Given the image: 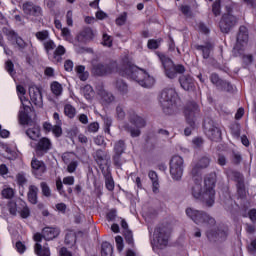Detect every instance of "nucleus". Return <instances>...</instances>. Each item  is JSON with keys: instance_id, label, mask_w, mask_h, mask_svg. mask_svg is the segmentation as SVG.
I'll list each match as a JSON object with an SVG mask.
<instances>
[{"instance_id": "1", "label": "nucleus", "mask_w": 256, "mask_h": 256, "mask_svg": "<svg viewBox=\"0 0 256 256\" xmlns=\"http://www.w3.org/2000/svg\"><path fill=\"white\" fill-rule=\"evenodd\" d=\"M121 75L122 77H127V79H132V81H136L138 85L146 89H150V87L155 85V78L151 77L145 70L133 64H127L123 68Z\"/></svg>"}, {"instance_id": "2", "label": "nucleus", "mask_w": 256, "mask_h": 256, "mask_svg": "<svg viewBox=\"0 0 256 256\" xmlns=\"http://www.w3.org/2000/svg\"><path fill=\"white\" fill-rule=\"evenodd\" d=\"M61 235V229L59 227H45L42 229V233H36L34 235V241L36 244L34 246V252L38 256H51V251L49 247L41 245V241L45 239V241H53V239H57V236Z\"/></svg>"}, {"instance_id": "3", "label": "nucleus", "mask_w": 256, "mask_h": 256, "mask_svg": "<svg viewBox=\"0 0 256 256\" xmlns=\"http://www.w3.org/2000/svg\"><path fill=\"white\" fill-rule=\"evenodd\" d=\"M184 116L187 125H189V127L185 128L184 135L189 137L193 129L197 127V121H199V117H201V109H199V105L195 102H188L184 107Z\"/></svg>"}, {"instance_id": "4", "label": "nucleus", "mask_w": 256, "mask_h": 256, "mask_svg": "<svg viewBox=\"0 0 256 256\" xmlns=\"http://www.w3.org/2000/svg\"><path fill=\"white\" fill-rule=\"evenodd\" d=\"M157 55L168 79H175L177 74L183 75V73H185V66L183 64H175L171 58L163 53L158 52Z\"/></svg>"}, {"instance_id": "5", "label": "nucleus", "mask_w": 256, "mask_h": 256, "mask_svg": "<svg viewBox=\"0 0 256 256\" xmlns=\"http://www.w3.org/2000/svg\"><path fill=\"white\" fill-rule=\"evenodd\" d=\"M160 104L166 115H173L177 101V92L173 88H165L160 95Z\"/></svg>"}, {"instance_id": "6", "label": "nucleus", "mask_w": 256, "mask_h": 256, "mask_svg": "<svg viewBox=\"0 0 256 256\" xmlns=\"http://www.w3.org/2000/svg\"><path fill=\"white\" fill-rule=\"evenodd\" d=\"M43 47L50 61L53 63H61V61H63V55H65L67 51L63 45L57 47L53 40L48 39L43 42Z\"/></svg>"}, {"instance_id": "7", "label": "nucleus", "mask_w": 256, "mask_h": 256, "mask_svg": "<svg viewBox=\"0 0 256 256\" xmlns=\"http://www.w3.org/2000/svg\"><path fill=\"white\" fill-rule=\"evenodd\" d=\"M128 121L132 124L135 125V127L126 124L124 126L125 131H127L128 133H130L131 137L135 138V137H139L141 135V130L143 129V127H145V125H147V122H145V119H143L142 117L138 116L135 111H130L128 113Z\"/></svg>"}, {"instance_id": "8", "label": "nucleus", "mask_w": 256, "mask_h": 256, "mask_svg": "<svg viewBox=\"0 0 256 256\" xmlns=\"http://www.w3.org/2000/svg\"><path fill=\"white\" fill-rule=\"evenodd\" d=\"M226 13L222 15L219 22V28L222 33H230L231 29L237 25V17L233 15V6L228 4L225 7Z\"/></svg>"}, {"instance_id": "9", "label": "nucleus", "mask_w": 256, "mask_h": 256, "mask_svg": "<svg viewBox=\"0 0 256 256\" xmlns=\"http://www.w3.org/2000/svg\"><path fill=\"white\" fill-rule=\"evenodd\" d=\"M215 183H217L215 174H210L204 179L206 191L203 193V201L207 207H213L215 204Z\"/></svg>"}, {"instance_id": "10", "label": "nucleus", "mask_w": 256, "mask_h": 256, "mask_svg": "<svg viewBox=\"0 0 256 256\" xmlns=\"http://www.w3.org/2000/svg\"><path fill=\"white\" fill-rule=\"evenodd\" d=\"M186 215L191 219L196 225H203L206 223L207 225H215V218L209 216L204 211L196 210L195 208H187Z\"/></svg>"}, {"instance_id": "11", "label": "nucleus", "mask_w": 256, "mask_h": 256, "mask_svg": "<svg viewBox=\"0 0 256 256\" xmlns=\"http://www.w3.org/2000/svg\"><path fill=\"white\" fill-rule=\"evenodd\" d=\"M185 170V160L179 155H175L170 160V175L174 181H181Z\"/></svg>"}, {"instance_id": "12", "label": "nucleus", "mask_w": 256, "mask_h": 256, "mask_svg": "<svg viewBox=\"0 0 256 256\" xmlns=\"http://www.w3.org/2000/svg\"><path fill=\"white\" fill-rule=\"evenodd\" d=\"M169 235H171V230L169 229V226L161 224L156 227L154 231V236L159 249H164V247H167V245H169Z\"/></svg>"}, {"instance_id": "13", "label": "nucleus", "mask_w": 256, "mask_h": 256, "mask_svg": "<svg viewBox=\"0 0 256 256\" xmlns=\"http://www.w3.org/2000/svg\"><path fill=\"white\" fill-rule=\"evenodd\" d=\"M32 147L38 157H43V155H47L53 149V142L47 137H42Z\"/></svg>"}, {"instance_id": "14", "label": "nucleus", "mask_w": 256, "mask_h": 256, "mask_svg": "<svg viewBox=\"0 0 256 256\" xmlns=\"http://www.w3.org/2000/svg\"><path fill=\"white\" fill-rule=\"evenodd\" d=\"M93 159L97 163L101 173L109 170V156L105 150L98 149L93 154Z\"/></svg>"}, {"instance_id": "15", "label": "nucleus", "mask_w": 256, "mask_h": 256, "mask_svg": "<svg viewBox=\"0 0 256 256\" xmlns=\"http://www.w3.org/2000/svg\"><path fill=\"white\" fill-rule=\"evenodd\" d=\"M204 131L211 141L218 142L221 140V129L215 125L213 120L204 123Z\"/></svg>"}, {"instance_id": "16", "label": "nucleus", "mask_w": 256, "mask_h": 256, "mask_svg": "<svg viewBox=\"0 0 256 256\" xmlns=\"http://www.w3.org/2000/svg\"><path fill=\"white\" fill-rule=\"evenodd\" d=\"M113 69L109 64L98 63L92 66V75L95 77H105V75H111Z\"/></svg>"}, {"instance_id": "17", "label": "nucleus", "mask_w": 256, "mask_h": 256, "mask_svg": "<svg viewBox=\"0 0 256 256\" xmlns=\"http://www.w3.org/2000/svg\"><path fill=\"white\" fill-rule=\"evenodd\" d=\"M22 9L25 15H30L32 17H41L43 13L41 7L35 5L33 2H25L22 5Z\"/></svg>"}, {"instance_id": "18", "label": "nucleus", "mask_w": 256, "mask_h": 256, "mask_svg": "<svg viewBox=\"0 0 256 256\" xmlns=\"http://www.w3.org/2000/svg\"><path fill=\"white\" fill-rule=\"evenodd\" d=\"M29 95H30L31 102L34 105L38 107H41V105H43V95L41 94V89H39V87L35 85L30 86Z\"/></svg>"}, {"instance_id": "19", "label": "nucleus", "mask_w": 256, "mask_h": 256, "mask_svg": "<svg viewBox=\"0 0 256 256\" xmlns=\"http://www.w3.org/2000/svg\"><path fill=\"white\" fill-rule=\"evenodd\" d=\"M32 173L39 179V177H43V173L47 171V166H45V162L38 160L37 158L32 159L31 161Z\"/></svg>"}, {"instance_id": "20", "label": "nucleus", "mask_w": 256, "mask_h": 256, "mask_svg": "<svg viewBox=\"0 0 256 256\" xmlns=\"http://www.w3.org/2000/svg\"><path fill=\"white\" fill-rule=\"evenodd\" d=\"M3 33L8 36L9 41H15L19 49H25V47H27V43H25V40L19 37V35L15 31L9 30L8 28H3Z\"/></svg>"}, {"instance_id": "21", "label": "nucleus", "mask_w": 256, "mask_h": 256, "mask_svg": "<svg viewBox=\"0 0 256 256\" xmlns=\"http://www.w3.org/2000/svg\"><path fill=\"white\" fill-rule=\"evenodd\" d=\"M248 41H249V31L247 30V27L240 26L239 32L237 35L236 47L241 50V49H243L241 47H245V45H247ZM239 45H240V47H239Z\"/></svg>"}, {"instance_id": "22", "label": "nucleus", "mask_w": 256, "mask_h": 256, "mask_svg": "<svg viewBox=\"0 0 256 256\" xmlns=\"http://www.w3.org/2000/svg\"><path fill=\"white\" fill-rule=\"evenodd\" d=\"M194 185L191 188V195L194 199H201L203 198V186L201 185L203 179L201 176H194Z\"/></svg>"}, {"instance_id": "23", "label": "nucleus", "mask_w": 256, "mask_h": 256, "mask_svg": "<svg viewBox=\"0 0 256 256\" xmlns=\"http://www.w3.org/2000/svg\"><path fill=\"white\" fill-rule=\"evenodd\" d=\"M211 163V159L207 156H203L199 159L197 164L192 168L191 175L193 177H199V169H207Z\"/></svg>"}, {"instance_id": "24", "label": "nucleus", "mask_w": 256, "mask_h": 256, "mask_svg": "<svg viewBox=\"0 0 256 256\" xmlns=\"http://www.w3.org/2000/svg\"><path fill=\"white\" fill-rule=\"evenodd\" d=\"M179 83L184 91H191L195 87V80L191 75H182L179 78Z\"/></svg>"}, {"instance_id": "25", "label": "nucleus", "mask_w": 256, "mask_h": 256, "mask_svg": "<svg viewBox=\"0 0 256 256\" xmlns=\"http://www.w3.org/2000/svg\"><path fill=\"white\" fill-rule=\"evenodd\" d=\"M197 51H201L203 59H209L211 57V51L215 49V46L211 42H206L204 45H195Z\"/></svg>"}, {"instance_id": "26", "label": "nucleus", "mask_w": 256, "mask_h": 256, "mask_svg": "<svg viewBox=\"0 0 256 256\" xmlns=\"http://www.w3.org/2000/svg\"><path fill=\"white\" fill-rule=\"evenodd\" d=\"M29 127L31 128H28L26 130L27 137H29V139H31L32 141H37V139L41 137V128L39 127V125L35 124V122L29 125Z\"/></svg>"}, {"instance_id": "27", "label": "nucleus", "mask_w": 256, "mask_h": 256, "mask_svg": "<svg viewBox=\"0 0 256 256\" xmlns=\"http://www.w3.org/2000/svg\"><path fill=\"white\" fill-rule=\"evenodd\" d=\"M227 229L219 228L216 232H207L208 239H215L216 241H225L227 239Z\"/></svg>"}, {"instance_id": "28", "label": "nucleus", "mask_w": 256, "mask_h": 256, "mask_svg": "<svg viewBox=\"0 0 256 256\" xmlns=\"http://www.w3.org/2000/svg\"><path fill=\"white\" fill-rule=\"evenodd\" d=\"M39 193V188L35 185H30L29 188H28V194H27V197H28V201L29 203H31L32 205H37V202H38V195Z\"/></svg>"}, {"instance_id": "29", "label": "nucleus", "mask_w": 256, "mask_h": 256, "mask_svg": "<svg viewBox=\"0 0 256 256\" xmlns=\"http://www.w3.org/2000/svg\"><path fill=\"white\" fill-rule=\"evenodd\" d=\"M226 175H227L228 179H231V181H235L236 185H237V183L245 182V178L243 177V174H241L240 172H237L235 170H231V169L227 170Z\"/></svg>"}, {"instance_id": "30", "label": "nucleus", "mask_w": 256, "mask_h": 256, "mask_svg": "<svg viewBox=\"0 0 256 256\" xmlns=\"http://www.w3.org/2000/svg\"><path fill=\"white\" fill-rule=\"evenodd\" d=\"M93 39V30L91 28H85L77 35V40L80 43H85Z\"/></svg>"}, {"instance_id": "31", "label": "nucleus", "mask_w": 256, "mask_h": 256, "mask_svg": "<svg viewBox=\"0 0 256 256\" xmlns=\"http://www.w3.org/2000/svg\"><path fill=\"white\" fill-rule=\"evenodd\" d=\"M102 175L105 178V187L108 191H114L115 190V181L113 180V176H111V172L109 170H104L102 172Z\"/></svg>"}, {"instance_id": "32", "label": "nucleus", "mask_w": 256, "mask_h": 256, "mask_svg": "<svg viewBox=\"0 0 256 256\" xmlns=\"http://www.w3.org/2000/svg\"><path fill=\"white\" fill-rule=\"evenodd\" d=\"M65 245H68L69 247H73L75 243H77V233L73 230H68L65 234Z\"/></svg>"}, {"instance_id": "33", "label": "nucleus", "mask_w": 256, "mask_h": 256, "mask_svg": "<svg viewBox=\"0 0 256 256\" xmlns=\"http://www.w3.org/2000/svg\"><path fill=\"white\" fill-rule=\"evenodd\" d=\"M148 177L150 181H152V191L153 193H158L159 191V177L157 176V172L150 171L148 173Z\"/></svg>"}, {"instance_id": "34", "label": "nucleus", "mask_w": 256, "mask_h": 256, "mask_svg": "<svg viewBox=\"0 0 256 256\" xmlns=\"http://www.w3.org/2000/svg\"><path fill=\"white\" fill-rule=\"evenodd\" d=\"M29 110H21L19 112V122L20 125H31L33 123V120H31V117H29L28 114Z\"/></svg>"}, {"instance_id": "35", "label": "nucleus", "mask_w": 256, "mask_h": 256, "mask_svg": "<svg viewBox=\"0 0 256 256\" xmlns=\"http://www.w3.org/2000/svg\"><path fill=\"white\" fill-rule=\"evenodd\" d=\"M116 91L120 93V95H127L129 93V86L123 80L116 81Z\"/></svg>"}, {"instance_id": "36", "label": "nucleus", "mask_w": 256, "mask_h": 256, "mask_svg": "<svg viewBox=\"0 0 256 256\" xmlns=\"http://www.w3.org/2000/svg\"><path fill=\"white\" fill-rule=\"evenodd\" d=\"M50 89L55 97H60L63 94V86L57 81L51 83Z\"/></svg>"}, {"instance_id": "37", "label": "nucleus", "mask_w": 256, "mask_h": 256, "mask_svg": "<svg viewBox=\"0 0 256 256\" xmlns=\"http://www.w3.org/2000/svg\"><path fill=\"white\" fill-rule=\"evenodd\" d=\"M236 193L238 199H245L247 197V190L245 189V182H240L236 184Z\"/></svg>"}, {"instance_id": "38", "label": "nucleus", "mask_w": 256, "mask_h": 256, "mask_svg": "<svg viewBox=\"0 0 256 256\" xmlns=\"http://www.w3.org/2000/svg\"><path fill=\"white\" fill-rule=\"evenodd\" d=\"M102 256H113V246L109 242H103L101 246Z\"/></svg>"}, {"instance_id": "39", "label": "nucleus", "mask_w": 256, "mask_h": 256, "mask_svg": "<svg viewBox=\"0 0 256 256\" xmlns=\"http://www.w3.org/2000/svg\"><path fill=\"white\" fill-rule=\"evenodd\" d=\"M102 102L105 103V105H109L110 103H113L115 101V96L111 94V92H107L105 90L100 92Z\"/></svg>"}, {"instance_id": "40", "label": "nucleus", "mask_w": 256, "mask_h": 256, "mask_svg": "<svg viewBox=\"0 0 256 256\" xmlns=\"http://www.w3.org/2000/svg\"><path fill=\"white\" fill-rule=\"evenodd\" d=\"M64 115H66L68 119H75V115H77V109H75L71 104H66L64 106Z\"/></svg>"}, {"instance_id": "41", "label": "nucleus", "mask_w": 256, "mask_h": 256, "mask_svg": "<svg viewBox=\"0 0 256 256\" xmlns=\"http://www.w3.org/2000/svg\"><path fill=\"white\" fill-rule=\"evenodd\" d=\"M124 233V239L132 249H135V239L133 238V231L131 230H126L123 232Z\"/></svg>"}, {"instance_id": "42", "label": "nucleus", "mask_w": 256, "mask_h": 256, "mask_svg": "<svg viewBox=\"0 0 256 256\" xmlns=\"http://www.w3.org/2000/svg\"><path fill=\"white\" fill-rule=\"evenodd\" d=\"M125 149H126L125 141L119 140L115 142L114 148H113L114 153L123 155L125 153Z\"/></svg>"}, {"instance_id": "43", "label": "nucleus", "mask_w": 256, "mask_h": 256, "mask_svg": "<svg viewBox=\"0 0 256 256\" xmlns=\"http://www.w3.org/2000/svg\"><path fill=\"white\" fill-rule=\"evenodd\" d=\"M75 157L76 155L74 152H65L62 154V161L67 165L68 163H72V161H76L77 159Z\"/></svg>"}, {"instance_id": "44", "label": "nucleus", "mask_w": 256, "mask_h": 256, "mask_svg": "<svg viewBox=\"0 0 256 256\" xmlns=\"http://www.w3.org/2000/svg\"><path fill=\"white\" fill-rule=\"evenodd\" d=\"M163 42V39H150L148 40L147 47L148 49H159L161 47V43Z\"/></svg>"}, {"instance_id": "45", "label": "nucleus", "mask_w": 256, "mask_h": 256, "mask_svg": "<svg viewBox=\"0 0 256 256\" xmlns=\"http://www.w3.org/2000/svg\"><path fill=\"white\" fill-rule=\"evenodd\" d=\"M36 39H38V41H49V31L47 30H42L39 31L35 34Z\"/></svg>"}, {"instance_id": "46", "label": "nucleus", "mask_w": 256, "mask_h": 256, "mask_svg": "<svg viewBox=\"0 0 256 256\" xmlns=\"http://www.w3.org/2000/svg\"><path fill=\"white\" fill-rule=\"evenodd\" d=\"M102 45L104 47H113V37H111L107 33H104L102 36Z\"/></svg>"}, {"instance_id": "47", "label": "nucleus", "mask_w": 256, "mask_h": 256, "mask_svg": "<svg viewBox=\"0 0 256 256\" xmlns=\"http://www.w3.org/2000/svg\"><path fill=\"white\" fill-rule=\"evenodd\" d=\"M40 188L42 191V195H44V197H51V188L49 187L47 182H41Z\"/></svg>"}, {"instance_id": "48", "label": "nucleus", "mask_w": 256, "mask_h": 256, "mask_svg": "<svg viewBox=\"0 0 256 256\" xmlns=\"http://www.w3.org/2000/svg\"><path fill=\"white\" fill-rule=\"evenodd\" d=\"M212 12L215 17L221 15V0H216L212 5Z\"/></svg>"}, {"instance_id": "49", "label": "nucleus", "mask_w": 256, "mask_h": 256, "mask_svg": "<svg viewBox=\"0 0 256 256\" xmlns=\"http://www.w3.org/2000/svg\"><path fill=\"white\" fill-rule=\"evenodd\" d=\"M5 69L7 71V73H9V75H11V77H13L15 75V64H13V61L11 60H7L5 62Z\"/></svg>"}, {"instance_id": "50", "label": "nucleus", "mask_w": 256, "mask_h": 256, "mask_svg": "<svg viewBox=\"0 0 256 256\" xmlns=\"http://www.w3.org/2000/svg\"><path fill=\"white\" fill-rule=\"evenodd\" d=\"M82 93L85 97V99H91L93 97V87H91V85H86L83 89H82Z\"/></svg>"}, {"instance_id": "51", "label": "nucleus", "mask_w": 256, "mask_h": 256, "mask_svg": "<svg viewBox=\"0 0 256 256\" xmlns=\"http://www.w3.org/2000/svg\"><path fill=\"white\" fill-rule=\"evenodd\" d=\"M16 181L20 187H24L27 183V176H25V173L20 172L16 175Z\"/></svg>"}, {"instance_id": "52", "label": "nucleus", "mask_w": 256, "mask_h": 256, "mask_svg": "<svg viewBox=\"0 0 256 256\" xmlns=\"http://www.w3.org/2000/svg\"><path fill=\"white\" fill-rule=\"evenodd\" d=\"M66 171L68 173H75L77 171V167H79V161L74 160L72 162H68Z\"/></svg>"}, {"instance_id": "53", "label": "nucleus", "mask_w": 256, "mask_h": 256, "mask_svg": "<svg viewBox=\"0 0 256 256\" xmlns=\"http://www.w3.org/2000/svg\"><path fill=\"white\" fill-rule=\"evenodd\" d=\"M21 205L23 206V208L21 210H18V213H20L22 219H27V217L31 215V211L29 210V207L25 206V202H21Z\"/></svg>"}, {"instance_id": "54", "label": "nucleus", "mask_w": 256, "mask_h": 256, "mask_svg": "<svg viewBox=\"0 0 256 256\" xmlns=\"http://www.w3.org/2000/svg\"><path fill=\"white\" fill-rule=\"evenodd\" d=\"M116 116L117 119H119L120 121H123V119H125V108L123 107V105L119 104L116 107Z\"/></svg>"}, {"instance_id": "55", "label": "nucleus", "mask_w": 256, "mask_h": 256, "mask_svg": "<svg viewBox=\"0 0 256 256\" xmlns=\"http://www.w3.org/2000/svg\"><path fill=\"white\" fill-rule=\"evenodd\" d=\"M121 155H123V154H116V153H114V155L112 156L113 164L118 169H120V167L123 165V161L121 160Z\"/></svg>"}, {"instance_id": "56", "label": "nucleus", "mask_w": 256, "mask_h": 256, "mask_svg": "<svg viewBox=\"0 0 256 256\" xmlns=\"http://www.w3.org/2000/svg\"><path fill=\"white\" fill-rule=\"evenodd\" d=\"M15 195V191H13L12 188H5L2 190V197H4V199H13Z\"/></svg>"}, {"instance_id": "57", "label": "nucleus", "mask_w": 256, "mask_h": 256, "mask_svg": "<svg viewBox=\"0 0 256 256\" xmlns=\"http://www.w3.org/2000/svg\"><path fill=\"white\" fill-rule=\"evenodd\" d=\"M219 89H221L222 91H233V85H231V83L222 80L220 86H218Z\"/></svg>"}, {"instance_id": "58", "label": "nucleus", "mask_w": 256, "mask_h": 256, "mask_svg": "<svg viewBox=\"0 0 256 256\" xmlns=\"http://www.w3.org/2000/svg\"><path fill=\"white\" fill-rule=\"evenodd\" d=\"M210 81H211V83H213V85H216V87H219L221 85V83L223 82V80L220 79L219 75H217L216 73L211 74Z\"/></svg>"}, {"instance_id": "59", "label": "nucleus", "mask_w": 256, "mask_h": 256, "mask_svg": "<svg viewBox=\"0 0 256 256\" xmlns=\"http://www.w3.org/2000/svg\"><path fill=\"white\" fill-rule=\"evenodd\" d=\"M232 161H233L234 165H239L243 161V157L241 156V153L233 152L232 153Z\"/></svg>"}, {"instance_id": "60", "label": "nucleus", "mask_w": 256, "mask_h": 256, "mask_svg": "<svg viewBox=\"0 0 256 256\" xmlns=\"http://www.w3.org/2000/svg\"><path fill=\"white\" fill-rule=\"evenodd\" d=\"M127 22V12L122 13L117 19H116V25H119L120 27L125 25Z\"/></svg>"}, {"instance_id": "61", "label": "nucleus", "mask_w": 256, "mask_h": 256, "mask_svg": "<svg viewBox=\"0 0 256 256\" xmlns=\"http://www.w3.org/2000/svg\"><path fill=\"white\" fill-rule=\"evenodd\" d=\"M52 133L55 135V137H61V135H63V129L61 128V125L55 124L52 127Z\"/></svg>"}, {"instance_id": "62", "label": "nucleus", "mask_w": 256, "mask_h": 256, "mask_svg": "<svg viewBox=\"0 0 256 256\" xmlns=\"http://www.w3.org/2000/svg\"><path fill=\"white\" fill-rule=\"evenodd\" d=\"M115 241H116L117 250L119 251V253H121V251H123V247H124L123 237L116 236Z\"/></svg>"}, {"instance_id": "63", "label": "nucleus", "mask_w": 256, "mask_h": 256, "mask_svg": "<svg viewBox=\"0 0 256 256\" xmlns=\"http://www.w3.org/2000/svg\"><path fill=\"white\" fill-rule=\"evenodd\" d=\"M61 35L66 41H69L71 39V30L69 28H61Z\"/></svg>"}, {"instance_id": "64", "label": "nucleus", "mask_w": 256, "mask_h": 256, "mask_svg": "<svg viewBox=\"0 0 256 256\" xmlns=\"http://www.w3.org/2000/svg\"><path fill=\"white\" fill-rule=\"evenodd\" d=\"M248 217L252 221V223H256V209L249 210Z\"/></svg>"}]
</instances>
